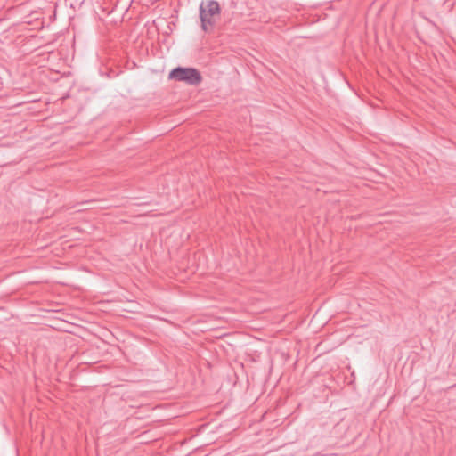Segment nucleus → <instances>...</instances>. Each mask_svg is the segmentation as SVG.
Instances as JSON below:
<instances>
[{"label": "nucleus", "instance_id": "nucleus-2", "mask_svg": "<svg viewBox=\"0 0 456 456\" xmlns=\"http://www.w3.org/2000/svg\"><path fill=\"white\" fill-rule=\"evenodd\" d=\"M168 77L175 81L185 82L190 86H198L202 81L200 72L195 68H175L170 71Z\"/></svg>", "mask_w": 456, "mask_h": 456}, {"label": "nucleus", "instance_id": "nucleus-1", "mask_svg": "<svg viewBox=\"0 0 456 456\" xmlns=\"http://www.w3.org/2000/svg\"><path fill=\"white\" fill-rule=\"evenodd\" d=\"M220 5L215 0L202 1L200 5V18L201 22V28L204 31H208V26L212 27L215 23V18L220 14Z\"/></svg>", "mask_w": 456, "mask_h": 456}]
</instances>
